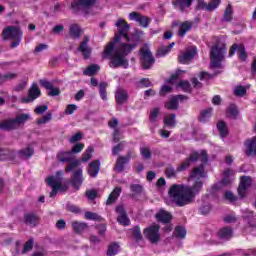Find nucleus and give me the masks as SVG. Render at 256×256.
Wrapping results in <instances>:
<instances>
[{"label": "nucleus", "mask_w": 256, "mask_h": 256, "mask_svg": "<svg viewBox=\"0 0 256 256\" xmlns=\"http://www.w3.org/2000/svg\"><path fill=\"white\" fill-rule=\"evenodd\" d=\"M116 27L119 33L115 34L113 40L106 45L103 58L110 60L109 67L112 69H119V67L128 69L129 60L127 55L137 49L140 38L137 34L129 36L130 26L123 19H119L116 22Z\"/></svg>", "instance_id": "nucleus-1"}, {"label": "nucleus", "mask_w": 256, "mask_h": 256, "mask_svg": "<svg viewBox=\"0 0 256 256\" xmlns=\"http://www.w3.org/2000/svg\"><path fill=\"white\" fill-rule=\"evenodd\" d=\"M202 164L194 167L190 174L189 179L195 181L192 186H187L183 184H173L168 193L169 197L172 199L173 203L177 207H185V205H191L195 201V197L201 193L203 189V180L207 179V171H205V164L209 161L207 157V151L202 150Z\"/></svg>", "instance_id": "nucleus-2"}, {"label": "nucleus", "mask_w": 256, "mask_h": 256, "mask_svg": "<svg viewBox=\"0 0 256 256\" xmlns=\"http://www.w3.org/2000/svg\"><path fill=\"white\" fill-rule=\"evenodd\" d=\"M4 41H12L10 44L11 49H15L21 45L23 40V30L19 26H8L2 31Z\"/></svg>", "instance_id": "nucleus-3"}, {"label": "nucleus", "mask_w": 256, "mask_h": 256, "mask_svg": "<svg viewBox=\"0 0 256 256\" xmlns=\"http://www.w3.org/2000/svg\"><path fill=\"white\" fill-rule=\"evenodd\" d=\"M227 51V45L217 42L211 47L210 59L211 67L214 69H221V62L225 59V52Z\"/></svg>", "instance_id": "nucleus-4"}, {"label": "nucleus", "mask_w": 256, "mask_h": 256, "mask_svg": "<svg viewBox=\"0 0 256 256\" xmlns=\"http://www.w3.org/2000/svg\"><path fill=\"white\" fill-rule=\"evenodd\" d=\"M139 54L142 69H151V67L155 65V57H153V53H151V50H149V48H140Z\"/></svg>", "instance_id": "nucleus-5"}, {"label": "nucleus", "mask_w": 256, "mask_h": 256, "mask_svg": "<svg viewBox=\"0 0 256 256\" xmlns=\"http://www.w3.org/2000/svg\"><path fill=\"white\" fill-rule=\"evenodd\" d=\"M159 229H161V227H159L158 224L148 226L144 229V236L150 243H152V245H156L158 241H161Z\"/></svg>", "instance_id": "nucleus-6"}, {"label": "nucleus", "mask_w": 256, "mask_h": 256, "mask_svg": "<svg viewBox=\"0 0 256 256\" xmlns=\"http://www.w3.org/2000/svg\"><path fill=\"white\" fill-rule=\"evenodd\" d=\"M89 43H91V37L85 35L78 46V51L82 53V57L85 61L91 59V55H93V48L89 46Z\"/></svg>", "instance_id": "nucleus-7"}, {"label": "nucleus", "mask_w": 256, "mask_h": 256, "mask_svg": "<svg viewBox=\"0 0 256 256\" xmlns=\"http://www.w3.org/2000/svg\"><path fill=\"white\" fill-rule=\"evenodd\" d=\"M98 0H74L71 3V8L73 13L77 15L79 11H83L85 9H91L94 5L97 4Z\"/></svg>", "instance_id": "nucleus-8"}, {"label": "nucleus", "mask_w": 256, "mask_h": 256, "mask_svg": "<svg viewBox=\"0 0 256 256\" xmlns=\"http://www.w3.org/2000/svg\"><path fill=\"white\" fill-rule=\"evenodd\" d=\"M219 5H221V0H211L208 4L205 0H197L195 11H209L211 13L215 11Z\"/></svg>", "instance_id": "nucleus-9"}, {"label": "nucleus", "mask_w": 256, "mask_h": 256, "mask_svg": "<svg viewBox=\"0 0 256 256\" xmlns=\"http://www.w3.org/2000/svg\"><path fill=\"white\" fill-rule=\"evenodd\" d=\"M133 157V150H129L125 156H119L114 166V171L117 173H123L125 171V165H129Z\"/></svg>", "instance_id": "nucleus-10"}, {"label": "nucleus", "mask_w": 256, "mask_h": 256, "mask_svg": "<svg viewBox=\"0 0 256 256\" xmlns=\"http://www.w3.org/2000/svg\"><path fill=\"white\" fill-rule=\"evenodd\" d=\"M195 55H197V47L193 46L188 48L178 56V63L188 65V63H191L192 59L195 58Z\"/></svg>", "instance_id": "nucleus-11"}, {"label": "nucleus", "mask_w": 256, "mask_h": 256, "mask_svg": "<svg viewBox=\"0 0 256 256\" xmlns=\"http://www.w3.org/2000/svg\"><path fill=\"white\" fill-rule=\"evenodd\" d=\"M238 52V58L240 59V61H247V50L245 49V45L243 44H237L234 43L229 50V57H233V55H235V53Z\"/></svg>", "instance_id": "nucleus-12"}, {"label": "nucleus", "mask_w": 256, "mask_h": 256, "mask_svg": "<svg viewBox=\"0 0 256 256\" xmlns=\"http://www.w3.org/2000/svg\"><path fill=\"white\" fill-rule=\"evenodd\" d=\"M251 186V178L249 176H242L240 178V184L238 187V195L240 199H245L247 197V190Z\"/></svg>", "instance_id": "nucleus-13"}, {"label": "nucleus", "mask_w": 256, "mask_h": 256, "mask_svg": "<svg viewBox=\"0 0 256 256\" xmlns=\"http://www.w3.org/2000/svg\"><path fill=\"white\" fill-rule=\"evenodd\" d=\"M46 183L52 188L49 197H56L57 193H59V189H61V178L56 179L55 176H48L46 178Z\"/></svg>", "instance_id": "nucleus-14"}, {"label": "nucleus", "mask_w": 256, "mask_h": 256, "mask_svg": "<svg viewBox=\"0 0 256 256\" xmlns=\"http://www.w3.org/2000/svg\"><path fill=\"white\" fill-rule=\"evenodd\" d=\"M41 97V90L37 84H32L30 89L28 90V96L22 98V103H33L35 99H39Z\"/></svg>", "instance_id": "nucleus-15"}, {"label": "nucleus", "mask_w": 256, "mask_h": 256, "mask_svg": "<svg viewBox=\"0 0 256 256\" xmlns=\"http://www.w3.org/2000/svg\"><path fill=\"white\" fill-rule=\"evenodd\" d=\"M71 185L76 189V191H79V188L81 185H83V169L78 168L76 169L71 176Z\"/></svg>", "instance_id": "nucleus-16"}, {"label": "nucleus", "mask_w": 256, "mask_h": 256, "mask_svg": "<svg viewBox=\"0 0 256 256\" xmlns=\"http://www.w3.org/2000/svg\"><path fill=\"white\" fill-rule=\"evenodd\" d=\"M129 19L131 21H137L140 27H144V28L149 27V24L151 23V19H149V17L143 16L139 12H131L129 14Z\"/></svg>", "instance_id": "nucleus-17"}, {"label": "nucleus", "mask_w": 256, "mask_h": 256, "mask_svg": "<svg viewBox=\"0 0 256 256\" xmlns=\"http://www.w3.org/2000/svg\"><path fill=\"white\" fill-rule=\"evenodd\" d=\"M116 213H118L117 221L120 225H123L124 227H128V225H131V220L129 219V216H127V211H125V207L123 206H117L116 207Z\"/></svg>", "instance_id": "nucleus-18"}, {"label": "nucleus", "mask_w": 256, "mask_h": 256, "mask_svg": "<svg viewBox=\"0 0 256 256\" xmlns=\"http://www.w3.org/2000/svg\"><path fill=\"white\" fill-rule=\"evenodd\" d=\"M155 217L158 223H163L164 225H169V223H171V220L173 219V216L171 215V213L163 209L159 210L155 215Z\"/></svg>", "instance_id": "nucleus-19"}, {"label": "nucleus", "mask_w": 256, "mask_h": 256, "mask_svg": "<svg viewBox=\"0 0 256 256\" xmlns=\"http://www.w3.org/2000/svg\"><path fill=\"white\" fill-rule=\"evenodd\" d=\"M243 221L247 223V225L251 229H256V215L255 212L251 210H246L242 216Z\"/></svg>", "instance_id": "nucleus-20"}, {"label": "nucleus", "mask_w": 256, "mask_h": 256, "mask_svg": "<svg viewBox=\"0 0 256 256\" xmlns=\"http://www.w3.org/2000/svg\"><path fill=\"white\" fill-rule=\"evenodd\" d=\"M195 0H175L172 2V5L176 8L179 9L181 13H185L191 5H193V2Z\"/></svg>", "instance_id": "nucleus-21"}, {"label": "nucleus", "mask_w": 256, "mask_h": 256, "mask_svg": "<svg viewBox=\"0 0 256 256\" xmlns=\"http://www.w3.org/2000/svg\"><path fill=\"white\" fill-rule=\"evenodd\" d=\"M99 171H101V161L93 160L88 166V175L95 179L99 175Z\"/></svg>", "instance_id": "nucleus-22"}, {"label": "nucleus", "mask_w": 256, "mask_h": 256, "mask_svg": "<svg viewBox=\"0 0 256 256\" xmlns=\"http://www.w3.org/2000/svg\"><path fill=\"white\" fill-rule=\"evenodd\" d=\"M115 99L118 105H123L124 103H127L129 99V94L127 93V90L119 88L115 93Z\"/></svg>", "instance_id": "nucleus-23"}, {"label": "nucleus", "mask_w": 256, "mask_h": 256, "mask_svg": "<svg viewBox=\"0 0 256 256\" xmlns=\"http://www.w3.org/2000/svg\"><path fill=\"white\" fill-rule=\"evenodd\" d=\"M245 145L247 157H251V155H256V136L246 140Z\"/></svg>", "instance_id": "nucleus-24"}, {"label": "nucleus", "mask_w": 256, "mask_h": 256, "mask_svg": "<svg viewBox=\"0 0 256 256\" xmlns=\"http://www.w3.org/2000/svg\"><path fill=\"white\" fill-rule=\"evenodd\" d=\"M218 237L222 241H229L233 237V228L226 226L218 231Z\"/></svg>", "instance_id": "nucleus-25"}, {"label": "nucleus", "mask_w": 256, "mask_h": 256, "mask_svg": "<svg viewBox=\"0 0 256 256\" xmlns=\"http://www.w3.org/2000/svg\"><path fill=\"white\" fill-rule=\"evenodd\" d=\"M24 223L30 227H37L39 224V216L35 213H27L24 215Z\"/></svg>", "instance_id": "nucleus-26"}, {"label": "nucleus", "mask_w": 256, "mask_h": 256, "mask_svg": "<svg viewBox=\"0 0 256 256\" xmlns=\"http://www.w3.org/2000/svg\"><path fill=\"white\" fill-rule=\"evenodd\" d=\"M57 159L60 163H69L75 158L73 157V152L71 151H60L57 153Z\"/></svg>", "instance_id": "nucleus-27"}, {"label": "nucleus", "mask_w": 256, "mask_h": 256, "mask_svg": "<svg viewBox=\"0 0 256 256\" xmlns=\"http://www.w3.org/2000/svg\"><path fill=\"white\" fill-rule=\"evenodd\" d=\"M35 153V148L28 146L26 149L19 150L18 157L19 159H31Z\"/></svg>", "instance_id": "nucleus-28"}, {"label": "nucleus", "mask_w": 256, "mask_h": 256, "mask_svg": "<svg viewBox=\"0 0 256 256\" xmlns=\"http://www.w3.org/2000/svg\"><path fill=\"white\" fill-rule=\"evenodd\" d=\"M81 33H83V29L78 24H72L69 27V35L72 39H80Z\"/></svg>", "instance_id": "nucleus-29"}, {"label": "nucleus", "mask_w": 256, "mask_h": 256, "mask_svg": "<svg viewBox=\"0 0 256 256\" xmlns=\"http://www.w3.org/2000/svg\"><path fill=\"white\" fill-rule=\"evenodd\" d=\"M0 129L2 131H14L17 129V125L15 124L14 119L5 120L2 123H0Z\"/></svg>", "instance_id": "nucleus-30"}, {"label": "nucleus", "mask_w": 256, "mask_h": 256, "mask_svg": "<svg viewBox=\"0 0 256 256\" xmlns=\"http://www.w3.org/2000/svg\"><path fill=\"white\" fill-rule=\"evenodd\" d=\"M212 114H213V108H207L205 110H202L198 117V121H200V123H207V121L211 119Z\"/></svg>", "instance_id": "nucleus-31"}, {"label": "nucleus", "mask_w": 256, "mask_h": 256, "mask_svg": "<svg viewBox=\"0 0 256 256\" xmlns=\"http://www.w3.org/2000/svg\"><path fill=\"white\" fill-rule=\"evenodd\" d=\"M119 195H121V188H115L108 196L106 205H113V203L119 199Z\"/></svg>", "instance_id": "nucleus-32"}, {"label": "nucleus", "mask_w": 256, "mask_h": 256, "mask_svg": "<svg viewBox=\"0 0 256 256\" xmlns=\"http://www.w3.org/2000/svg\"><path fill=\"white\" fill-rule=\"evenodd\" d=\"M192 27H193L192 22H189V21L183 22L180 25L178 35H180V37H185V35H187V31H191Z\"/></svg>", "instance_id": "nucleus-33"}, {"label": "nucleus", "mask_w": 256, "mask_h": 256, "mask_svg": "<svg viewBox=\"0 0 256 256\" xmlns=\"http://www.w3.org/2000/svg\"><path fill=\"white\" fill-rule=\"evenodd\" d=\"M29 119H31V116L29 114L17 115L14 119V123L16 124L17 129H19L21 125H24L25 123H27Z\"/></svg>", "instance_id": "nucleus-34"}, {"label": "nucleus", "mask_w": 256, "mask_h": 256, "mask_svg": "<svg viewBox=\"0 0 256 256\" xmlns=\"http://www.w3.org/2000/svg\"><path fill=\"white\" fill-rule=\"evenodd\" d=\"M172 47H175V42L170 43L168 46H161L158 48L156 56L165 57L168 53H171Z\"/></svg>", "instance_id": "nucleus-35"}, {"label": "nucleus", "mask_w": 256, "mask_h": 256, "mask_svg": "<svg viewBox=\"0 0 256 256\" xmlns=\"http://www.w3.org/2000/svg\"><path fill=\"white\" fill-rule=\"evenodd\" d=\"M173 235L176 239H185L187 237V229H185V226H176Z\"/></svg>", "instance_id": "nucleus-36"}, {"label": "nucleus", "mask_w": 256, "mask_h": 256, "mask_svg": "<svg viewBox=\"0 0 256 256\" xmlns=\"http://www.w3.org/2000/svg\"><path fill=\"white\" fill-rule=\"evenodd\" d=\"M217 129L220 133V137L222 139H225V137H227V135H229V130H227V124L225 123V121H218L217 123Z\"/></svg>", "instance_id": "nucleus-37"}, {"label": "nucleus", "mask_w": 256, "mask_h": 256, "mask_svg": "<svg viewBox=\"0 0 256 256\" xmlns=\"http://www.w3.org/2000/svg\"><path fill=\"white\" fill-rule=\"evenodd\" d=\"M165 108L168 109V111H177V109H179V101H177V98L172 97L165 103Z\"/></svg>", "instance_id": "nucleus-38"}, {"label": "nucleus", "mask_w": 256, "mask_h": 256, "mask_svg": "<svg viewBox=\"0 0 256 256\" xmlns=\"http://www.w3.org/2000/svg\"><path fill=\"white\" fill-rule=\"evenodd\" d=\"M130 231L135 241H143V234L141 233V228L139 227V225L134 226L132 229H130Z\"/></svg>", "instance_id": "nucleus-39"}, {"label": "nucleus", "mask_w": 256, "mask_h": 256, "mask_svg": "<svg viewBox=\"0 0 256 256\" xmlns=\"http://www.w3.org/2000/svg\"><path fill=\"white\" fill-rule=\"evenodd\" d=\"M177 115L175 113L170 114L169 116L164 117V125L167 127H175L177 125Z\"/></svg>", "instance_id": "nucleus-40"}, {"label": "nucleus", "mask_w": 256, "mask_h": 256, "mask_svg": "<svg viewBox=\"0 0 256 256\" xmlns=\"http://www.w3.org/2000/svg\"><path fill=\"white\" fill-rule=\"evenodd\" d=\"M231 169H226L223 173V178L221 179L220 183L224 187H227V185H231Z\"/></svg>", "instance_id": "nucleus-41"}, {"label": "nucleus", "mask_w": 256, "mask_h": 256, "mask_svg": "<svg viewBox=\"0 0 256 256\" xmlns=\"http://www.w3.org/2000/svg\"><path fill=\"white\" fill-rule=\"evenodd\" d=\"M107 82H100L99 84V95L102 101H107Z\"/></svg>", "instance_id": "nucleus-42"}, {"label": "nucleus", "mask_w": 256, "mask_h": 256, "mask_svg": "<svg viewBox=\"0 0 256 256\" xmlns=\"http://www.w3.org/2000/svg\"><path fill=\"white\" fill-rule=\"evenodd\" d=\"M99 65H97V64H92V65H90V66H88L85 70H84V72H83V74L84 75H87L88 77H93V75H95V73H97V71H99Z\"/></svg>", "instance_id": "nucleus-43"}, {"label": "nucleus", "mask_w": 256, "mask_h": 256, "mask_svg": "<svg viewBox=\"0 0 256 256\" xmlns=\"http://www.w3.org/2000/svg\"><path fill=\"white\" fill-rule=\"evenodd\" d=\"M72 227L75 231V233H83L85 229H87V223L85 222H73Z\"/></svg>", "instance_id": "nucleus-44"}, {"label": "nucleus", "mask_w": 256, "mask_h": 256, "mask_svg": "<svg viewBox=\"0 0 256 256\" xmlns=\"http://www.w3.org/2000/svg\"><path fill=\"white\" fill-rule=\"evenodd\" d=\"M227 115L230 119H237V115H239V110L235 104H231L227 109Z\"/></svg>", "instance_id": "nucleus-45"}, {"label": "nucleus", "mask_w": 256, "mask_h": 256, "mask_svg": "<svg viewBox=\"0 0 256 256\" xmlns=\"http://www.w3.org/2000/svg\"><path fill=\"white\" fill-rule=\"evenodd\" d=\"M119 253V244L117 242L111 243L108 246L107 256H115Z\"/></svg>", "instance_id": "nucleus-46"}, {"label": "nucleus", "mask_w": 256, "mask_h": 256, "mask_svg": "<svg viewBox=\"0 0 256 256\" xmlns=\"http://www.w3.org/2000/svg\"><path fill=\"white\" fill-rule=\"evenodd\" d=\"M125 145H127V143L125 141H122L118 143L116 146H114L112 148V155L114 157H117V155H119V153H121V151L125 149Z\"/></svg>", "instance_id": "nucleus-47"}, {"label": "nucleus", "mask_w": 256, "mask_h": 256, "mask_svg": "<svg viewBox=\"0 0 256 256\" xmlns=\"http://www.w3.org/2000/svg\"><path fill=\"white\" fill-rule=\"evenodd\" d=\"M85 219H88V221H102L103 218L101 216H99V214L95 213V212H86L84 214Z\"/></svg>", "instance_id": "nucleus-48"}, {"label": "nucleus", "mask_w": 256, "mask_h": 256, "mask_svg": "<svg viewBox=\"0 0 256 256\" xmlns=\"http://www.w3.org/2000/svg\"><path fill=\"white\" fill-rule=\"evenodd\" d=\"M95 150L93 149L92 146H89L86 151L83 153V156H82V161L83 163H87V161H89L91 159V157H93V152Z\"/></svg>", "instance_id": "nucleus-49"}, {"label": "nucleus", "mask_w": 256, "mask_h": 256, "mask_svg": "<svg viewBox=\"0 0 256 256\" xmlns=\"http://www.w3.org/2000/svg\"><path fill=\"white\" fill-rule=\"evenodd\" d=\"M70 164L66 167L65 172L71 173V171H74V169H77L79 165H81V162L79 160H75V158L72 159Z\"/></svg>", "instance_id": "nucleus-50"}, {"label": "nucleus", "mask_w": 256, "mask_h": 256, "mask_svg": "<svg viewBox=\"0 0 256 256\" xmlns=\"http://www.w3.org/2000/svg\"><path fill=\"white\" fill-rule=\"evenodd\" d=\"M13 79H17V74L6 73L3 75H0V83H6V81H13Z\"/></svg>", "instance_id": "nucleus-51"}, {"label": "nucleus", "mask_w": 256, "mask_h": 256, "mask_svg": "<svg viewBox=\"0 0 256 256\" xmlns=\"http://www.w3.org/2000/svg\"><path fill=\"white\" fill-rule=\"evenodd\" d=\"M178 87H181L182 90L185 91V93H191V83L187 80H181L178 83Z\"/></svg>", "instance_id": "nucleus-52"}, {"label": "nucleus", "mask_w": 256, "mask_h": 256, "mask_svg": "<svg viewBox=\"0 0 256 256\" xmlns=\"http://www.w3.org/2000/svg\"><path fill=\"white\" fill-rule=\"evenodd\" d=\"M160 109L154 108L150 111L149 121L151 123H157V117H159Z\"/></svg>", "instance_id": "nucleus-53"}, {"label": "nucleus", "mask_w": 256, "mask_h": 256, "mask_svg": "<svg viewBox=\"0 0 256 256\" xmlns=\"http://www.w3.org/2000/svg\"><path fill=\"white\" fill-rule=\"evenodd\" d=\"M51 119H53V114H51V112H48L42 118H39L37 120V124L38 125H45V123H49V121H51Z\"/></svg>", "instance_id": "nucleus-54"}, {"label": "nucleus", "mask_w": 256, "mask_h": 256, "mask_svg": "<svg viewBox=\"0 0 256 256\" xmlns=\"http://www.w3.org/2000/svg\"><path fill=\"white\" fill-rule=\"evenodd\" d=\"M224 199H226V201H229V203H235L238 201L237 196H235V194H233L231 190L225 192Z\"/></svg>", "instance_id": "nucleus-55"}, {"label": "nucleus", "mask_w": 256, "mask_h": 256, "mask_svg": "<svg viewBox=\"0 0 256 256\" xmlns=\"http://www.w3.org/2000/svg\"><path fill=\"white\" fill-rule=\"evenodd\" d=\"M234 95H236V97H245V95H247V89L245 86H237L234 90Z\"/></svg>", "instance_id": "nucleus-56"}, {"label": "nucleus", "mask_w": 256, "mask_h": 256, "mask_svg": "<svg viewBox=\"0 0 256 256\" xmlns=\"http://www.w3.org/2000/svg\"><path fill=\"white\" fill-rule=\"evenodd\" d=\"M35 243V241L30 238L25 244H24V247H23V250H22V253L25 254V253H29V251H31L33 249V244Z\"/></svg>", "instance_id": "nucleus-57"}, {"label": "nucleus", "mask_w": 256, "mask_h": 256, "mask_svg": "<svg viewBox=\"0 0 256 256\" xmlns=\"http://www.w3.org/2000/svg\"><path fill=\"white\" fill-rule=\"evenodd\" d=\"M223 19L229 23L232 21L233 19V10H231L230 7L226 8L225 12H224V16H223Z\"/></svg>", "instance_id": "nucleus-58"}, {"label": "nucleus", "mask_w": 256, "mask_h": 256, "mask_svg": "<svg viewBox=\"0 0 256 256\" xmlns=\"http://www.w3.org/2000/svg\"><path fill=\"white\" fill-rule=\"evenodd\" d=\"M39 84L46 89L47 91H49L50 89H53V83H51L49 80L47 79H40L39 80Z\"/></svg>", "instance_id": "nucleus-59"}, {"label": "nucleus", "mask_w": 256, "mask_h": 256, "mask_svg": "<svg viewBox=\"0 0 256 256\" xmlns=\"http://www.w3.org/2000/svg\"><path fill=\"white\" fill-rule=\"evenodd\" d=\"M85 196L90 201H95V199H97V190H95V189L87 190L85 192Z\"/></svg>", "instance_id": "nucleus-60"}, {"label": "nucleus", "mask_w": 256, "mask_h": 256, "mask_svg": "<svg viewBox=\"0 0 256 256\" xmlns=\"http://www.w3.org/2000/svg\"><path fill=\"white\" fill-rule=\"evenodd\" d=\"M189 167H191V162L189 161L188 158H186V160L183 161L182 164L177 167V171L178 172L187 171V169H189Z\"/></svg>", "instance_id": "nucleus-61"}, {"label": "nucleus", "mask_w": 256, "mask_h": 256, "mask_svg": "<svg viewBox=\"0 0 256 256\" xmlns=\"http://www.w3.org/2000/svg\"><path fill=\"white\" fill-rule=\"evenodd\" d=\"M211 209H212L211 204H205L199 208V211L201 215H209V213L211 212Z\"/></svg>", "instance_id": "nucleus-62"}, {"label": "nucleus", "mask_w": 256, "mask_h": 256, "mask_svg": "<svg viewBox=\"0 0 256 256\" xmlns=\"http://www.w3.org/2000/svg\"><path fill=\"white\" fill-rule=\"evenodd\" d=\"M77 105L75 104H69L66 106V109L64 111L65 115H73V113H75V111H77Z\"/></svg>", "instance_id": "nucleus-63"}, {"label": "nucleus", "mask_w": 256, "mask_h": 256, "mask_svg": "<svg viewBox=\"0 0 256 256\" xmlns=\"http://www.w3.org/2000/svg\"><path fill=\"white\" fill-rule=\"evenodd\" d=\"M140 153L144 159L151 158V150L147 147L141 148Z\"/></svg>", "instance_id": "nucleus-64"}]
</instances>
